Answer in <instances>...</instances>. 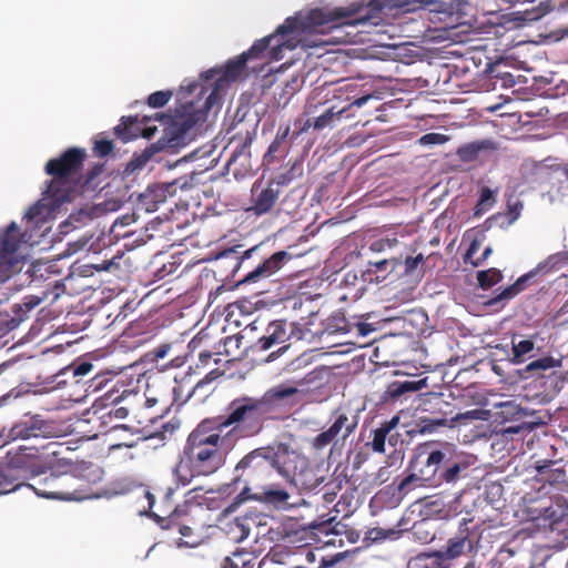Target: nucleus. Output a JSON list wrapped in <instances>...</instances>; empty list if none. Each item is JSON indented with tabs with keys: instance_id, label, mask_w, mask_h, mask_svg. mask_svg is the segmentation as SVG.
<instances>
[{
	"instance_id": "3",
	"label": "nucleus",
	"mask_w": 568,
	"mask_h": 568,
	"mask_svg": "<svg viewBox=\"0 0 568 568\" xmlns=\"http://www.w3.org/2000/svg\"><path fill=\"white\" fill-rule=\"evenodd\" d=\"M204 116L205 111L196 109L193 102H187L176 108L173 114L156 112L153 115H143L142 118L139 115L123 116L114 128V134L123 142L140 136L150 139L156 132V126L150 125V122L156 120L164 124H171L174 129L172 136H179L180 139Z\"/></svg>"
},
{
	"instance_id": "57",
	"label": "nucleus",
	"mask_w": 568,
	"mask_h": 568,
	"mask_svg": "<svg viewBox=\"0 0 568 568\" xmlns=\"http://www.w3.org/2000/svg\"><path fill=\"white\" fill-rule=\"evenodd\" d=\"M113 151V143L110 140H100L94 144V152L99 156H106Z\"/></svg>"
},
{
	"instance_id": "33",
	"label": "nucleus",
	"mask_w": 568,
	"mask_h": 568,
	"mask_svg": "<svg viewBox=\"0 0 568 568\" xmlns=\"http://www.w3.org/2000/svg\"><path fill=\"white\" fill-rule=\"evenodd\" d=\"M42 302L41 297L29 295L26 296L21 304L13 305V316L7 323V329L12 331L17 328L21 322H23L27 317V314L37 307Z\"/></svg>"
},
{
	"instance_id": "45",
	"label": "nucleus",
	"mask_w": 568,
	"mask_h": 568,
	"mask_svg": "<svg viewBox=\"0 0 568 568\" xmlns=\"http://www.w3.org/2000/svg\"><path fill=\"white\" fill-rule=\"evenodd\" d=\"M290 125H281L276 132L273 142L270 144L267 149L265 158H271L278 153L281 151L282 145L286 143Z\"/></svg>"
},
{
	"instance_id": "11",
	"label": "nucleus",
	"mask_w": 568,
	"mask_h": 568,
	"mask_svg": "<svg viewBox=\"0 0 568 568\" xmlns=\"http://www.w3.org/2000/svg\"><path fill=\"white\" fill-rule=\"evenodd\" d=\"M24 241V234L16 222L0 230V262L3 268V280L18 272L19 261L16 253Z\"/></svg>"
},
{
	"instance_id": "56",
	"label": "nucleus",
	"mask_w": 568,
	"mask_h": 568,
	"mask_svg": "<svg viewBox=\"0 0 568 568\" xmlns=\"http://www.w3.org/2000/svg\"><path fill=\"white\" fill-rule=\"evenodd\" d=\"M418 141L422 145L444 144L448 141V136L432 132L424 134Z\"/></svg>"
},
{
	"instance_id": "38",
	"label": "nucleus",
	"mask_w": 568,
	"mask_h": 568,
	"mask_svg": "<svg viewBox=\"0 0 568 568\" xmlns=\"http://www.w3.org/2000/svg\"><path fill=\"white\" fill-rule=\"evenodd\" d=\"M255 558L247 550H236L224 558L221 568H253Z\"/></svg>"
},
{
	"instance_id": "55",
	"label": "nucleus",
	"mask_w": 568,
	"mask_h": 568,
	"mask_svg": "<svg viewBox=\"0 0 568 568\" xmlns=\"http://www.w3.org/2000/svg\"><path fill=\"white\" fill-rule=\"evenodd\" d=\"M94 368L93 364L90 362H81L78 364L70 365L65 368V373H71L73 377L84 376L92 372Z\"/></svg>"
},
{
	"instance_id": "8",
	"label": "nucleus",
	"mask_w": 568,
	"mask_h": 568,
	"mask_svg": "<svg viewBox=\"0 0 568 568\" xmlns=\"http://www.w3.org/2000/svg\"><path fill=\"white\" fill-rule=\"evenodd\" d=\"M85 151L79 148H70L59 158L51 159L45 164V173L52 176L44 194L57 204L71 201L77 178L80 175Z\"/></svg>"
},
{
	"instance_id": "22",
	"label": "nucleus",
	"mask_w": 568,
	"mask_h": 568,
	"mask_svg": "<svg viewBox=\"0 0 568 568\" xmlns=\"http://www.w3.org/2000/svg\"><path fill=\"white\" fill-rule=\"evenodd\" d=\"M49 433L50 425L36 415L16 423L9 430V438L12 440L29 439L32 437H44Z\"/></svg>"
},
{
	"instance_id": "49",
	"label": "nucleus",
	"mask_w": 568,
	"mask_h": 568,
	"mask_svg": "<svg viewBox=\"0 0 568 568\" xmlns=\"http://www.w3.org/2000/svg\"><path fill=\"white\" fill-rule=\"evenodd\" d=\"M486 142H473L466 145H463L458 149L457 154L464 161H473L475 160L479 152L486 148Z\"/></svg>"
},
{
	"instance_id": "61",
	"label": "nucleus",
	"mask_w": 568,
	"mask_h": 568,
	"mask_svg": "<svg viewBox=\"0 0 568 568\" xmlns=\"http://www.w3.org/2000/svg\"><path fill=\"white\" fill-rule=\"evenodd\" d=\"M310 529L316 530L321 534H325L326 536H328L331 534V523L329 521L312 523L310 525Z\"/></svg>"
},
{
	"instance_id": "4",
	"label": "nucleus",
	"mask_w": 568,
	"mask_h": 568,
	"mask_svg": "<svg viewBox=\"0 0 568 568\" xmlns=\"http://www.w3.org/2000/svg\"><path fill=\"white\" fill-rule=\"evenodd\" d=\"M212 420L217 430L223 433L227 429L225 437L230 440H239L260 435L271 418L257 397L245 395L231 400L225 408V415Z\"/></svg>"
},
{
	"instance_id": "21",
	"label": "nucleus",
	"mask_w": 568,
	"mask_h": 568,
	"mask_svg": "<svg viewBox=\"0 0 568 568\" xmlns=\"http://www.w3.org/2000/svg\"><path fill=\"white\" fill-rule=\"evenodd\" d=\"M292 255L285 251H278L268 258L260 263L253 271L248 272L242 283H256L261 280L268 278L277 273L290 260Z\"/></svg>"
},
{
	"instance_id": "34",
	"label": "nucleus",
	"mask_w": 568,
	"mask_h": 568,
	"mask_svg": "<svg viewBox=\"0 0 568 568\" xmlns=\"http://www.w3.org/2000/svg\"><path fill=\"white\" fill-rule=\"evenodd\" d=\"M210 368V371L201 378L191 389L187 390V397H193L199 394V402H202L212 392L210 385L224 374V369H221L219 365Z\"/></svg>"
},
{
	"instance_id": "19",
	"label": "nucleus",
	"mask_w": 568,
	"mask_h": 568,
	"mask_svg": "<svg viewBox=\"0 0 568 568\" xmlns=\"http://www.w3.org/2000/svg\"><path fill=\"white\" fill-rule=\"evenodd\" d=\"M541 180L551 201H568V164L546 169L541 173Z\"/></svg>"
},
{
	"instance_id": "39",
	"label": "nucleus",
	"mask_w": 568,
	"mask_h": 568,
	"mask_svg": "<svg viewBox=\"0 0 568 568\" xmlns=\"http://www.w3.org/2000/svg\"><path fill=\"white\" fill-rule=\"evenodd\" d=\"M497 202V191L491 190L488 186H484L479 190L478 200L474 207V216H481L489 211Z\"/></svg>"
},
{
	"instance_id": "54",
	"label": "nucleus",
	"mask_w": 568,
	"mask_h": 568,
	"mask_svg": "<svg viewBox=\"0 0 568 568\" xmlns=\"http://www.w3.org/2000/svg\"><path fill=\"white\" fill-rule=\"evenodd\" d=\"M222 353L219 351V352H215V353H211V352H201L199 354V361L196 363V368H206V367H210V364L211 362L214 363V365H219L221 363V358L219 357Z\"/></svg>"
},
{
	"instance_id": "16",
	"label": "nucleus",
	"mask_w": 568,
	"mask_h": 568,
	"mask_svg": "<svg viewBox=\"0 0 568 568\" xmlns=\"http://www.w3.org/2000/svg\"><path fill=\"white\" fill-rule=\"evenodd\" d=\"M247 500H254L277 510H285L292 507L291 494L280 484L267 480L262 488H255L247 496Z\"/></svg>"
},
{
	"instance_id": "58",
	"label": "nucleus",
	"mask_w": 568,
	"mask_h": 568,
	"mask_svg": "<svg viewBox=\"0 0 568 568\" xmlns=\"http://www.w3.org/2000/svg\"><path fill=\"white\" fill-rule=\"evenodd\" d=\"M179 265L175 264V262H170L168 264H163L162 267H160L156 272H155V276L159 278V280H163L172 274L175 273L176 268H178Z\"/></svg>"
},
{
	"instance_id": "44",
	"label": "nucleus",
	"mask_w": 568,
	"mask_h": 568,
	"mask_svg": "<svg viewBox=\"0 0 568 568\" xmlns=\"http://www.w3.org/2000/svg\"><path fill=\"white\" fill-rule=\"evenodd\" d=\"M561 366V359H556L552 356H546L530 362L525 371L527 373H535L537 371H548Z\"/></svg>"
},
{
	"instance_id": "28",
	"label": "nucleus",
	"mask_w": 568,
	"mask_h": 568,
	"mask_svg": "<svg viewBox=\"0 0 568 568\" xmlns=\"http://www.w3.org/2000/svg\"><path fill=\"white\" fill-rule=\"evenodd\" d=\"M546 268V264H539L536 268L521 275L517 281L505 287L498 295L487 302V305H495L500 302L509 301L523 292L527 284L541 271Z\"/></svg>"
},
{
	"instance_id": "27",
	"label": "nucleus",
	"mask_w": 568,
	"mask_h": 568,
	"mask_svg": "<svg viewBox=\"0 0 568 568\" xmlns=\"http://www.w3.org/2000/svg\"><path fill=\"white\" fill-rule=\"evenodd\" d=\"M426 387V379L417 381H395L387 385L382 395L384 403L397 402L406 398L407 394H413Z\"/></svg>"
},
{
	"instance_id": "2",
	"label": "nucleus",
	"mask_w": 568,
	"mask_h": 568,
	"mask_svg": "<svg viewBox=\"0 0 568 568\" xmlns=\"http://www.w3.org/2000/svg\"><path fill=\"white\" fill-rule=\"evenodd\" d=\"M353 11L312 9L305 16L288 17L280 24L273 34L264 37L253 43L243 54L246 60L258 59L271 47V42L280 38L278 43L268 52L271 60H281L283 50L320 48L328 44L346 42L345 36L326 37L324 28L329 29L331 22L336 18L349 17Z\"/></svg>"
},
{
	"instance_id": "46",
	"label": "nucleus",
	"mask_w": 568,
	"mask_h": 568,
	"mask_svg": "<svg viewBox=\"0 0 568 568\" xmlns=\"http://www.w3.org/2000/svg\"><path fill=\"white\" fill-rule=\"evenodd\" d=\"M326 329L329 333H348L351 331V325L345 318V316L341 313L332 315L327 320V326Z\"/></svg>"
},
{
	"instance_id": "29",
	"label": "nucleus",
	"mask_w": 568,
	"mask_h": 568,
	"mask_svg": "<svg viewBox=\"0 0 568 568\" xmlns=\"http://www.w3.org/2000/svg\"><path fill=\"white\" fill-rule=\"evenodd\" d=\"M172 475L176 488L185 487L192 483L195 477H202L199 468L192 462V459L182 452L178 463L172 469Z\"/></svg>"
},
{
	"instance_id": "30",
	"label": "nucleus",
	"mask_w": 568,
	"mask_h": 568,
	"mask_svg": "<svg viewBox=\"0 0 568 568\" xmlns=\"http://www.w3.org/2000/svg\"><path fill=\"white\" fill-rule=\"evenodd\" d=\"M474 548V540L470 538L468 528H465L447 540L443 552L452 561L467 552H471Z\"/></svg>"
},
{
	"instance_id": "35",
	"label": "nucleus",
	"mask_w": 568,
	"mask_h": 568,
	"mask_svg": "<svg viewBox=\"0 0 568 568\" xmlns=\"http://www.w3.org/2000/svg\"><path fill=\"white\" fill-rule=\"evenodd\" d=\"M468 467L469 463L464 456L459 455L454 447L453 457L448 463V467H446L442 474V483H456L462 477V473L466 471Z\"/></svg>"
},
{
	"instance_id": "51",
	"label": "nucleus",
	"mask_w": 568,
	"mask_h": 568,
	"mask_svg": "<svg viewBox=\"0 0 568 568\" xmlns=\"http://www.w3.org/2000/svg\"><path fill=\"white\" fill-rule=\"evenodd\" d=\"M372 266L375 267L376 272H394L398 270V266H400V258L398 257H392V258H385L381 260L374 263H371Z\"/></svg>"
},
{
	"instance_id": "53",
	"label": "nucleus",
	"mask_w": 568,
	"mask_h": 568,
	"mask_svg": "<svg viewBox=\"0 0 568 568\" xmlns=\"http://www.w3.org/2000/svg\"><path fill=\"white\" fill-rule=\"evenodd\" d=\"M398 535L395 529H385L381 527L372 528L367 532V538L373 541H382L388 538H394Z\"/></svg>"
},
{
	"instance_id": "42",
	"label": "nucleus",
	"mask_w": 568,
	"mask_h": 568,
	"mask_svg": "<svg viewBox=\"0 0 568 568\" xmlns=\"http://www.w3.org/2000/svg\"><path fill=\"white\" fill-rule=\"evenodd\" d=\"M246 62L247 60L243 53L236 59L227 61L224 65L222 78L227 81L236 80L243 73Z\"/></svg>"
},
{
	"instance_id": "13",
	"label": "nucleus",
	"mask_w": 568,
	"mask_h": 568,
	"mask_svg": "<svg viewBox=\"0 0 568 568\" xmlns=\"http://www.w3.org/2000/svg\"><path fill=\"white\" fill-rule=\"evenodd\" d=\"M270 450L273 470L291 484L300 469L304 467L307 457L285 443L270 445Z\"/></svg>"
},
{
	"instance_id": "15",
	"label": "nucleus",
	"mask_w": 568,
	"mask_h": 568,
	"mask_svg": "<svg viewBox=\"0 0 568 568\" xmlns=\"http://www.w3.org/2000/svg\"><path fill=\"white\" fill-rule=\"evenodd\" d=\"M297 394V387L281 383L268 388L261 397H257V399L271 420H275L282 408L294 404V397Z\"/></svg>"
},
{
	"instance_id": "9",
	"label": "nucleus",
	"mask_w": 568,
	"mask_h": 568,
	"mask_svg": "<svg viewBox=\"0 0 568 568\" xmlns=\"http://www.w3.org/2000/svg\"><path fill=\"white\" fill-rule=\"evenodd\" d=\"M454 445L448 443L428 442L417 448V453L409 463L410 469H416L422 479L429 485L442 484V474L448 467L453 457Z\"/></svg>"
},
{
	"instance_id": "32",
	"label": "nucleus",
	"mask_w": 568,
	"mask_h": 568,
	"mask_svg": "<svg viewBox=\"0 0 568 568\" xmlns=\"http://www.w3.org/2000/svg\"><path fill=\"white\" fill-rule=\"evenodd\" d=\"M523 210V203L519 200H516L515 202H508L507 203V212L506 213H497L491 216H489L485 221V225L487 229L493 227L494 225L499 226H509L515 221L518 220Z\"/></svg>"
},
{
	"instance_id": "25",
	"label": "nucleus",
	"mask_w": 568,
	"mask_h": 568,
	"mask_svg": "<svg viewBox=\"0 0 568 568\" xmlns=\"http://www.w3.org/2000/svg\"><path fill=\"white\" fill-rule=\"evenodd\" d=\"M325 478L324 470L312 465L307 458L304 467L300 469L291 484L301 490L314 491L324 483Z\"/></svg>"
},
{
	"instance_id": "7",
	"label": "nucleus",
	"mask_w": 568,
	"mask_h": 568,
	"mask_svg": "<svg viewBox=\"0 0 568 568\" xmlns=\"http://www.w3.org/2000/svg\"><path fill=\"white\" fill-rule=\"evenodd\" d=\"M273 463L270 445L255 448L243 456L234 468V486L243 485L240 493L234 497L226 510L232 511L243 503L247 501V495L273 476Z\"/></svg>"
},
{
	"instance_id": "62",
	"label": "nucleus",
	"mask_w": 568,
	"mask_h": 568,
	"mask_svg": "<svg viewBox=\"0 0 568 568\" xmlns=\"http://www.w3.org/2000/svg\"><path fill=\"white\" fill-rule=\"evenodd\" d=\"M183 388H184L183 385H179L173 388L174 402L178 403L179 405L184 404L185 402H187V399L191 398V397H187V394L184 396Z\"/></svg>"
},
{
	"instance_id": "1",
	"label": "nucleus",
	"mask_w": 568,
	"mask_h": 568,
	"mask_svg": "<svg viewBox=\"0 0 568 568\" xmlns=\"http://www.w3.org/2000/svg\"><path fill=\"white\" fill-rule=\"evenodd\" d=\"M68 449L58 442H48L33 447L20 446L14 457L17 467L0 466V496L27 487L38 496L48 499H81L82 495L77 490L70 491L62 488L63 483L58 475L71 466V462L62 456Z\"/></svg>"
},
{
	"instance_id": "10",
	"label": "nucleus",
	"mask_w": 568,
	"mask_h": 568,
	"mask_svg": "<svg viewBox=\"0 0 568 568\" xmlns=\"http://www.w3.org/2000/svg\"><path fill=\"white\" fill-rule=\"evenodd\" d=\"M424 410L430 413V416H422L417 426L420 433H433L439 427L453 425L462 418L460 414L454 413V407L448 403L443 394H430L424 402Z\"/></svg>"
},
{
	"instance_id": "40",
	"label": "nucleus",
	"mask_w": 568,
	"mask_h": 568,
	"mask_svg": "<svg viewBox=\"0 0 568 568\" xmlns=\"http://www.w3.org/2000/svg\"><path fill=\"white\" fill-rule=\"evenodd\" d=\"M513 346V363L520 364L525 362L527 355H529L535 348V342L530 338L516 341L515 337L511 339Z\"/></svg>"
},
{
	"instance_id": "63",
	"label": "nucleus",
	"mask_w": 568,
	"mask_h": 568,
	"mask_svg": "<svg viewBox=\"0 0 568 568\" xmlns=\"http://www.w3.org/2000/svg\"><path fill=\"white\" fill-rule=\"evenodd\" d=\"M40 214H41L40 206L33 205V206L29 207V210L24 214V219H27L28 221H37L38 222Z\"/></svg>"
},
{
	"instance_id": "50",
	"label": "nucleus",
	"mask_w": 568,
	"mask_h": 568,
	"mask_svg": "<svg viewBox=\"0 0 568 568\" xmlns=\"http://www.w3.org/2000/svg\"><path fill=\"white\" fill-rule=\"evenodd\" d=\"M552 465L554 463L549 462L544 466L537 467L538 474L542 477L544 480L549 483L562 480L565 478V471L561 469L549 470V467Z\"/></svg>"
},
{
	"instance_id": "6",
	"label": "nucleus",
	"mask_w": 568,
	"mask_h": 568,
	"mask_svg": "<svg viewBox=\"0 0 568 568\" xmlns=\"http://www.w3.org/2000/svg\"><path fill=\"white\" fill-rule=\"evenodd\" d=\"M385 7L400 9L404 12H414L417 10L427 9L429 12H435L445 16H452L453 8L447 7L445 3L435 0H385L384 3L372 1L368 4L352 3L346 8H335L334 10H343L346 12L355 11L345 18H336L331 22V31H339L346 26H356L364 23L377 24L374 19L379 18L376 13H381Z\"/></svg>"
},
{
	"instance_id": "31",
	"label": "nucleus",
	"mask_w": 568,
	"mask_h": 568,
	"mask_svg": "<svg viewBox=\"0 0 568 568\" xmlns=\"http://www.w3.org/2000/svg\"><path fill=\"white\" fill-rule=\"evenodd\" d=\"M398 266L399 275L409 278L410 281L419 282L425 275V257L422 253L416 256H406L404 261L400 260Z\"/></svg>"
},
{
	"instance_id": "48",
	"label": "nucleus",
	"mask_w": 568,
	"mask_h": 568,
	"mask_svg": "<svg viewBox=\"0 0 568 568\" xmlns=\"http://www.w3.org/2000/svg\"><path fill=\"white\" fill-rule=\"evenodd\" d=\"M425 568H450V561L443 550L425 554Z\"/></svg>"
},
{
	"instance_id": "41",
	"label": "nucleus",
	"mask_w": 568,
	"mask_h": 568,
	"mask_svg": "<svg viewBox=\"0 0 568 568\" xmlns=\"http://www.w3.org/2000/svg\"><path fill=\"white\" fill-rule=\"evenodd\" d=\"M303 175V162L295 161L286 172L280 173L271 179L281 189Z\"/></svg>"
},
{
	"instance_id": "52",
	"label": "nucleus",
	"mask_w": 568,
	"mask_h": 568,
	"mask_svg": "<svg viewBox=\"0 0 568 568\" xmlns=\"http://www.w3.org/2000/svg\"><path fill=\"white\" fill-rule=\"evenodd\" d=\"M172 98L171 91H156L149 95L148 98V104L151 108H162L164 106L170 99Z\"/></svg>"
},
{
	"instance_id": "20",
	"label": "nucleus",
	"mask_w": 568,
	"mask_h": 568,
	"mask_svg": "<svg viewBox=\"0 0 568 568\" xmlns=\"http://www.w3.org/2000/svg\"><path fill=\"white\" fill-rule=\"evenodd\" d=\"M183 179H176L170 183L156 184L149 187L144 193L139 196V203L144 207L146 212H154L159 209V205L164 203L168 196L175 195L176 189H183L186 185V181Z\"/></svg>"
},
{
	"instance_id": "37",
	"label": "nucleus",
	"mask_w": 568,
	"mask_h": 568,
	"mask_svg": "<svg viewBox=\"0 0 568 568\" xmlns=\"http://www.w3.org/2000/svg\"><path fill=\"white\" fill-rule=\"evenodd\" d=\"M205 523H192V525L181 524V527L174 529L181 535L179 546L195 547L201 542L202 531Z\"/></svg>"
},
{
	"instance_id": "36",
	"label": "nucleus",
	"mask_w": 568,
	"mask_h": 568,
	"mask_svg": "<svg viewBox=\"0 0 568 568\" xmlns=\"http://www.w3.org/2000/svg\"><path fill=\"white\" fill-rule=\"evenodd\" d=\"M398 423H399V417L394 416L389 420H385L384 423H382L378 428H376L372 432L373 439L369 443V445L372 446V449L375 453H381V454L385 453L386 438L389 435V433H392L396 428Z\"/></svg>"
},
{
	"instance_id": "14",
	"label": "nucleus",
	"mask_w": 568,
	"mask_h": 568,
	"mask_svg": "<svg viewBox=\"0 0 568 568\" xmlns=\"http://www.w3.org/2000/svg\"><path fill=\"white\" fill-rule=\"evenodd\" d=\"M372 98L373 95L371 94H366L354 100H351L347 97L345 105H332L323 114L318 115L313 122L307 120L301 131L297 132V134H300L302 131H305L310 126H313L315 130H323L325 128H332L336 121H341L342 119L354 118V109L362 108Z\"/></svg>"
},
{
	"instance_id": "17",
	"label": "nucleus",
	"mask_w": 568,
	"mask_h": 568,
	"mask_svg": "<svg viewBox=\"0 0 568 568\" xmlns=\"http://www.w3.org/2000/svg\"><path fill=\"white\" fill-rule=\"evenodd\" d=\"M257 124L245 122L243 120L234 123L227 131L229 146L232 148L231 161L242 155H250V148L256 135Z\"/></svg>"
},
{
	"instance_id": "18",
	"label": "nucleus",
	"mask_w": 568,
	"mask_h": 568,
	"mask_svg": "<svg viewBox=\"0 0 568 568\" xmlns=\"http://www.w3.org/2000/svg\"><path fill=\"white\" fill-rule=\"evenodd\" d=\"M205 509L201 504L185 500L183 504L176 505L168 513L165 517L160 518L163 528L181 527V524L192 525V523H204Z\"/></svg>"
},
{
	"instance_id": "60",
	"label": "nucleus",
	"mask_w": 568,
	"mask_h": 568,
	"mask_svg": "<svg viewBox=\"0 0 568 568\" xmlns=\"http://www.w3.org/2000/svg\"><path fill=\"white\" fill-rule=\"evenodd\" d=\"M176 487H168L164 491V495H163V501L168 506V511L166 514L172 510V506H173V501H174V494L176 491Z\"/></svg>"
},
{
	"instance_id": "43",
	"label": "nucleus",
	"mask_w": 568,
	"mask_h": 568,
	"mask_svg": "<svg viewBox=\"0 0 568 568\" xmlns=\"http://www.w3.org/2000/svg\"><path fill=\"white\" fill-rule=\"evenodd\" d=\"M503 280L501 271L491 267L488 270L479 271L477 273L478 286L483 290H488Z\"/></svg>"
},
{
	"instance_id": "23",
	"label": "nucleus",
	"mask_w": 568,
	"mask_h": 568,
	"mask_svg": "<svg viewBox=\"0 0 568 568\" xmlns=\"http://www.w3.org/2000/svg\"><path fill=\"white\" fill-rule=\"evenodd\" d=\"M287 326H293V323L288 324L283 320L271 322L266 327L265 335L257 339L255 347L264 352L277 344L287 342L291 336L287 332Z\"/></svg>"
},
{
	"instance_id": "47",
	"label": "nucleus",
	"mask_w": 568,
	"mask_h": 568,
	"mask_svg": "<svg viewBox=\"0 0 568 568\" xmlns=\"http://www.w3.org/2000/svg\"><path fill=\"white\" fill-rule=\"evenodd\" d=\"M425 483L422 479V476H419V473L416 469H412V474L407 475L406 477L402 478L397 483V491L399 495H406L409 493L414 487H416L417 483Z\"/></svg>"
},
{
	"instance_id": "12",
	"label": "nucleus",
	"mask_w": 568,
	"mask_h": 568,
	"mask_svg": "<svg viewBox=\"0 0 568 568\" xmlns=\"http://www.w3.org/2000/svg\"><path fill=\"white\" fill-rule=\"evenodd\" d=\"M331 420V426L314 437L312 445L315 449L327 447L337 437L346 439L355 432L358 425L357 415L348 414L339 408L333 412Z\"/></svg>"
},
{
	"instance_id": "24",
	"label": "nucleus",
	"mask_w": 568,
	"mask_h": 568,
	"mask_svg": "<svg viewBox=\"0 0 568 568\" xmlns=\"http://www.w3.org/2000/svg\"><path fill=\"white\" fill-rule=\"evenodd\" d=\"M281 189L272 180L267 182V185L257 191V185L253 187V205L251 210L256 215H263L270 212L278 200Z\"/></svg>"
},
{
	"instance_id": "59",
	"label": "nucleus",
	"mask_w": 568,
	"mask_h": 568,
	"mask_svg": "<svg viewBox=\"0 0 568 568\" xmlns=\"http://www.w3.org/2000/svg\"><path fill=\"white\" fill-rule=\"evenodd\" d=\"M178 429V424L165 423L161 426V430L156 433V435L161 439H166L168 437H172L174 432Z\"/></svg>"
},
{
	"instance_id": "26",
	"label": "nucleus",
	"mask_w": 568,
	"mask_h": 568,
	"mask_svg": "<svg viewBox=\"0 0 568 568\" xmlns=\"http://www.w3.org/2000/svg\"><path fill=\"white\" fill-rule=\"evenodd\" d=\"M178 140H179V136H171L169 139L162 138L156 143L146 148L140 154L135 153L132 156V159L128 162L125 172L133 173L136 170H141L156 152L165 150V149L175 148L178 145Z\"/></svg>"
},
{
	"instance_id": "5",
	"label": "nucleus",
	"mask_w": 568,
	"mask_h": 568,
	"mask_svg": "<svg viewBox=\"0 0 568 568\" xmlns=\"http://www.w3.org/2000/svg\"><path fill=\"white\" fill-rule=\"evenodd\" d=\"M212 419L202 420L187 436L183 447L203 477L216 473L225 463L224 444L230 442Z\"/></svg>"
},
{
	"instance_id": "64",
	"label": "nucleus",
	"mask_w": 568,
	"mask_h": 568,
	"mask_svg": "<svg viewBox=\"0 0 568 568\" xmlns=\"http://www.w3.org/2000/svg\"><path fill=\"white\" fill-rule=\"evenodd\" d=\"M103 171L102 165H95L92 170L88 172L84 184L91 183L99 174Z\"/></svg>"
}]
</instances>
